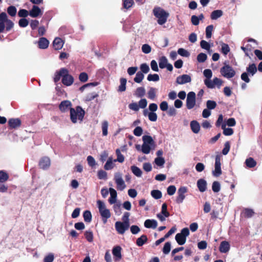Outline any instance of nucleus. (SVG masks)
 I'll return each mask as SVG.
<instances>
[{"label": "nucleus", "instance_id": "f257e3e1", "mask_svg": "<svg viewBox=\"0 0 262 262\" xmlns=\"http://www.w3.org/2000/svg\"><path fill=\"white\" fill-rule=\"evenodd\" d=\"M61 78L62 84L67 86L71 85L74 81L73 76L69 74V70L65 68H62L55 72L54 81L56 83Z\"/></svg>", "mask_w": 262, "mask_h": 262}, {"label": "nucleus", "instance_id": "f03ea898", "mask_svg": "<svg viewBox=\"0 0 262 262\" xmlns=\"http://www.w3.org/2000/svg\"><path fill=\"white\" fill-rule=\"evenodd\" d=\"M14 26V24L8 18L6 12H2L0 13V33H3L5 31H10Z\"/></svg>", "mask_w": 262, "mask_h": 262}, {"label": "nucleus", "instance_id": "7ed1b4c3", "mask_svg": "<svg viewBox=\"0 0 262 262\" xmlns=\"http://www.w3.org/2000/svg\"><path fill=\"white\" fill-rule=\"evenodd\" d=\"M85 112L80 106H77L75 108L70 109V119L73 123H76L78 120L82 122L83 120Z\"/></svg>", "mask_w": 262, "mask_h": 262}, {"label": "nucleus", "instance_id": "20e7f679", "mask_svg": "<svg viewBox=\"0 0 262 262\" xmlns=\"http://www.w3.org/2000/svg\"><path fill=\"white\" fill-rule=\"evenodd\" d=\"M152 13L158 18L157 23L160 25H164L169 16L168 12L160 7H155L152 10Z\"/></svg>", "mask_w": 262, "mask_h": 262}, {"label": "nucleus", "instance_id": "39448f33", "mask_svg": "<svg viewBox=\"0 0 262 262\" xmlns=\"http://www.w3.org/2000/svg\"><path fill=\"white\" fill-rule=\"evenodd\" d=\"M189 230L188 228H184L176 235L175 239L179 245H183L186 241V237L189 235Z\"/></svg>", "mask_w": 262, "mask_h": 262}, {"label": "nucleus", "instance_id": "423d86ee", "mask_svg": "<svg viewBox=\"0 0 262 262\" xmlns=\"http://www.w3.org/2000/svg\"><path fill=\"white\" fill-rule=\"evenodd\" d=\"M220 72L223 76L228 79L233 77L236 73L231 66L226 64L221 68Z\"/></svg>", "mask_w": 262, "mask_h": 262}, {"label": "nucleus", "instance_id": "0eeeda50", "mask_svg": "<svg viewBox=\"0 0 262 262\" xmlns=\"http://www.w3.org/2000/svg\"><path fill=\"white\" fill-rule=\"evenodd\" d=\"M99 213L102 218L108 219L111 216V213L109 209L105 208V204L100 200L97 202Z\"/></svg>", "mask_w": 262, "mask_h": 262}, {"label": "nucleus", "instance_id": "6e6552de", "mask_svg": "<svg viewBox=\"0 0 262 262\" xmlns=\"http://www.w3.org/2000/svg\"><path fill=\"white\" fill-rule=\"evenodd\" d=\"M196 104V95L193 92H190L187 94L186 106L187 109L193 108Z\"/></svg>", "mask_w": 262, "mask_h": 262}, {"label": "nucleus", "instance_id": "1a4fd4ad", "mask_svg": "<svg viewBox=\"0 0 262 262\" xmlns=\"http://www.w3.org/2000/svg\"><path fill=\"white\" fill-rule=\"evenodd\" d=\"M115 228L117 232L120 234H123L125 231L128 230L129 227V223L127 222L117 221L115 224Z\"/></svg>", "mask_w": 262, "mask_h": 262}, {"label": "nucleus", "instance_id": "9d476101", "mask_svg": "<svg viewBox=\"0 0 262 262\" xmlns=\"http://www.w3.org/2000/svg\"><path fill=\"white\" fill-rule=\"evenodd\" d=\"M221 161V156L216 155L215 159L214 170L212 171L213 174L215 177H219L222 174Z\"/></svg>", "mask_w": 262, "mask_h": 262}, {"label": "nucleus", "instance_id": "9b49d317", "mask_svg": "<svg viewBox=\"0 0 262 262\" xmlns=\"http://www.w3.org/2000/svg\"><path fill=\"white\" fill-rule=\"evenodd\" d=\"M114 180L117 185V188L119 190H123L126 187V185L122 178L121 174L117 173L115 175Z\"/></svg>", "mask_w": 262, "mask_h": 262}, {"label": "nucleus", "instance_id": "f8f14e48", "mask_svg": "<svg viewBox=\"0 0 262 262\" xmlns=\"http://www.w3.org/2000/svg\"><path fill=\"white\" fill-rule=\"evenodd\" d=\"M51 165V160L48 157H42L38 163L39 167L42 169H48Z\"/></svg>", "mask_w": 262, "mask_h": 262}, {"label": "nucleus", "instance_id": "ddd939ff", "mask_svg": "<svg viewBox=\"0 0 262 262\" xmlns=\"http://www.w3.org/2000/svg\"><path fill=\"white\" fill-rule=\"evenodd\" d=\"M170 215L167 211V205L166 203H163L162 205L161 212L157 215V217L162 222L165 220V217H168Z\"/></svg>", "mask_w": 262, "mask_h": 262}, {"label": "nucleus", "instance_id": "4468645a", "mask_svg": "<svg viewBox=\"0 0 262 262\" xmlns=\"http://www.w3.org/2000/svg\"><path fill=\"white\" fill-rule=\"evenodd\" d=\"M187 189L186 187H181L178 191V196L176 198V202L178 204H181L183 202L185 198V193L187 192Z\"/></svg>", "mask_w": 262, "mask_h": 262}, {"label": "nucleus", "instance_id": "2eb2a0df", "mask_svg": "<svg viewBox=\"0 0 262 262\" xmlns=\"http://www.w3.org/2000/svg\"><path fill=\"white\" fill-rule=\"evenodd\" d=\"M72 104L69 100H63L59 105V110L63 113L70 110L72 107Z\"/></svg>", "mask_w": 262, "mask_h": 262}, {"label": "nucleus", "instance_id": "dca6fc26", "mask_svg": "<svg viewBox=\"0 0 262 262\" xmlns=\"http://www.w3.org/2000/svg\"><path fill=\"white\" fill-rule=\"evenodd\" d=\"M121 250L122 248L119 246H117L113 248L112 253L114 255L115 261H119L122 258Z\"/></svg>", "mask_w": 262, "mask_h": 262}, {"label": "nucleus", "instance_id": "f3484780", "mask_svg": "<svg viewBox=\"0 0 262 262\" xmlns=\"http://www.w3.org/2000/svg\"><path fill=\"white\" fill-rule=\"evenodd\" d=\"M191 80V77L189 75L183 74L177 78L176 82L179 84H183L190 82Z\"/></svg>", "mask_w": 262, "mask_h": 262}, {"label": "nucleus", "instance_id": "a211bd4d", "mask_svg": "<svg viewBox=\"0 0 262 262\" xmlns=\"http://www.w3.org/2000/svg\"><path fill=\"white\" fill-rule=\"evenodd\" d=\"M21 121L19 118H11L8 121V125L10 128H16L20 126Z\"/></svg>", "mask_w": 262, "mask_h": 262}, {"label": "nucleus", "instance_id": "6ab92c4d", "mask_svg": "<svg viewBox=\"0 0 262 262\" xmlns=\"http://www.w3.org/2000/svg\"><path fill=\"white\" fill-rule=\"evenodd\" d=\"M42 14V12H41V9L36 5H33L32 9L29 11L30 16L34 18L37 17Z\"/></svg>", "mask_w": 262, "mask_h": 262}, {"label": "nucleus", "instance_id": "aec40b11", "mask_svg": "<svg viewBox=\"0 0 262 262\" xmlns=\"http://www.w3.org/2000/svg\"><path fill=\"white\" fill-rule=\"evenodd\" d=\"M64 44L63 40L60 37H56L53 42V47L56 50L62 49Z\"/></svg>", "mask_w": 262, "mask_h": 262}, {"label": "nucleus", "instance_id": "412c9836", "mask_svg": "<svg viewBox=\"0 0 262 262\" xmlns=\"http://www.w3.org/2000/svg\"><path fill=\"white\" fill-rule=\"evenodd\" d=\"M230 248L229 243L227 241H222L219 247V251L221 253H226L228 252Z\"/></svg>", "mask_w": 262, "mask_h": 262}, {"label": "nucleus", "instance_id": "4be33fe9", "mask_svg": "<svg viewBox=\"0 0 262 262\" xmlns=\"http://www.w3.org/2000/svg\"><path fill=\"white\" fill-rule=\"evenodd\" d=\"M197 186L200 191L203 192L207 188V182L203 179H199L197 182Z\"/></svg>", "mask_w": 262, "mask_h": 262}, {"label": "nucleus", "instance_id": "5701e85b", "mask_svg": "<svg viewBox=\"0 0 262 262\" xmlns=\"http://www.w3.org/2000/svg\"><path fill=\"white\" fill-rule=\"evenodd\" d=\"M190 126L192 132L194 134H198L200 130L199 123L196 120H192L190 122Z\"/></svg>", "mask_w": 262, "mask_h": 262}, {"label": "nucleus", "instance_id": "b1692460", "mask_svg": "<svg viewBox=\"0 0 262 262\" xmlns=\"http://www.w3.org/2000/svg\"><path fill=\"white\" fill-rule=\"evenodd\" d=\"M38 44L40 49H45L48 47L49 41L46 38L41 37L38 41Z\"/></svg>", "mask_w": 262, "mask_h": 262}, {"label": "nucleus", "instance_id": "393cba45", "mask_svg": "<svg viewBox=\"0 0 262 262\" xmlns=\"http://www.w3.org/2000/svg\"><path fill=\"white\" fill-rule=\"evenodd\" d=\"M157 222L155 220H146L144 222V226L147 228L155 229L157 227Z\"/></svg>", "mask_w": 262, "mask_h": 262}, {"label": "nucleus", "instance_id": "a878e982", "mask_svg": "<svg viewBox=\"0 0 262 262\" xmlns=\"http://www.w3.org/2000/svg\"><path fill=\"white\" fill-rule=\"evenodd\" d=\"M109 191L110 192L111 197L108 200V202L111 204H114L116 201L117 193L116 191L112 188L109 189Z\"/></svg>", "mask_w": 262, "mask_h": 262}, {"label": "nucleus", "instance_id": "bb28decb", "mask_svg": "<svg viewBox=\"0 0 262 262\" xmlns=\"http://www.w3.org/2000/svg\"><path fill=\"white\" fill-rule=\"evenodd\" d=\"M247 73L251 76H253L257 72V69L255 63L250 64L246 69Z\"/></svg>", "mask_w": 262, "mask_h": 262}, {"label": "nucleus", "instance_id": "cd10ccee", "mask_svg": "<svg viewBox=\"0 0 262 262\" xmlns=\"http://www.w3.org/2000/svg\"><path fill=\"white\" fill-rule=\"evenodd\" d=\"M148 238L146 235L143 234L136 240V244L139 247L142 246L147 242Z\"/></svg>", "mask_w": 262, "mask_h": 262}, {"label": "nucleus", "instance_id": "c85d7f7f", "mask_svg": "<svg viewBox=\"0 0 262 262\" xmlns=\"http://www.w3.org/2000/svg\"><path fill=\"white\" fill-rule=\"evenodd\" d=\"M142 140L143 141V144H146L147 145H149L150 146H152L155 145V142L152 139V138L148 135H144L142 137Z\"/></svg>", "mask_w": 262, "mask_h": 262}, {"label": "nucleus", "instance_id": "c756f323", "mask_svg": "<svg viewBox=\"0 0 262 262\" xmlns=\"http://www.w3.org/2000/svg\"><path fill=\"white\" fill-rule=\"evenodd\" d=\"M223 14V12L221 10H216L211 12L210 17L212 20L217 19L221 17Z\"/></svg>", "mask_w": 262, "mask_h": 262}, {"label": "nucleus", "instance_id": "7c9ffc66", "mask_svg": "<svg viewBox=\"0 0 262 262\" xmlns=\"http://www.w3.org/2000/svg\"><path fill=\"white\" fill-rule=\"evenodd\" d=\"M245 164L248 168H253L256 165V161L251 157L247 158L245 161Z\"/></svg>", "mask_w": 262, "mask_h": 262}, {"label": "nucleus", "instance_id": "2f4dec72", "mask_svg": "<svg viewBox=\"0 0 262 262\" xmlns=\"http://www.w3.org/2000/svg\"><path fill=\"white\" fill-rule=\"evenodd\" d=\"M168 63V60L165 56H163L159 58V65L160 68H165Z\"/></svg>", "mask_w": 262, "mask_h": 262}, {"label": "nucleus", "instance_id": "473e14b6", "mask_svg": "<svg viewBox=\"0 0 262 262\" xmlns=\"http://www.w3.org/2000/svg\"><path fill=\"white\" fill-rule=\"evenodd\" d=\"M116 154L117 155V159H115L114 162H119V163H123L124 161V157L121 154L120 149L119 148H117L116 150Z\"/></svg>", "mask_w": 262, "mask_h": 262}, {"label": "nucleus", "instance_id": "72a5a7b5", "mask_svg": "<svg viewBox=\"0 0 262 262\" xmlns=\"http://www.w3.org/2000/svg\"><path fill=\"white\" fill-rule=\"evenodd\" d=\"M120 82V85L119 86L118 91L120 92H124L126 90V84L127 80L124 78H121Z\"/></svg>", "mask_w": 262, "mask_h": 262}, {"label": "nucleus", "instance_id": "f704fd0d", "mask_svg": "<svg viewBox=\"0 0 262 262\" xmlns=\"http://www.w3.org/2000/svg\"><path fill=\"white\" fill-rule=\"evenodd\" d=\"M7 11L10 16L14 17L16 15L17 9L15 6H10L7 8Z\"/></svg>", "mask_w": 262, "mask_h": 262}, {"label": "nucleus", "instance_id": "c9c22d12", "mask_svg": "<svg viewBox=\"0 0 262 262\" xmlns=\"http://www.w3.org/2000/svg\"><path fill=\"white\" fill-rule=\"evenodd\" d=\"M114 167V164L113 162V158L112 157H110L107 161H106V163L105 164L104 166V168L106 170H111L113 169Z\"/></svg>", "mask_w": 262, "mask_h": 262}, {"label": "nucleus", "instance_id": "e433bc0d", "mask_svg": "<svg viewBox=\"0 0 262 262\" xmlns=\"http://www.w3.org/2000/svg\"><path fill=\"white\" fill-rule=\"evenodd\" d=\"M226 125L223 124L222 128L223 129V134L225 136H231L233 134V130L231 128H226Z\"/></svg>", "mask_w": 262, "mask_h": 262}, {"label": "nucleus", "instance_id": "4c0bfd02", "mask_svg": "<svg viewBox=\"0 0 262 262\" xmlns=\"http://www.w3.org/2000/svg\"><path fill=\"white\" fill-rule=\"evenodd\" d=\"M8 174L4 170H0V183H4L9 179Z\"/></svg>", "mask_w": 262, "mask_h": 262}, {"label": "nucleus", "instance_id": "58836bf2", "mask_svg": "<svg viewBox=\"0 0 262 262\" xmlns=\"http://www.w3.org/2000/svg\"><path fill=\"white\" fill-rule=\"evenodd\" d=\"M130 169L132 172L137 177H140L142 176V172L137 166L135 165L132 166Z\"/></svg>", "mask_w": 262, "mask_h": 262}, {"label": "nucleus", "instance_id": "ea45409f", "mask_svg": "<svg viewBox=\"0 0 262 262\" xmlns=\"http://www.w3.org/2000/svg\"><path fill=\"white\" fill-rule=\"evenodd\" d=\"M84 221L85 222L90 223L92 221V214L90 211L85 210L83 213Z\"/></svg>", "mask_w": 262, "mask_h": 262}, {"label": "nucleus", "instance_id": "a19ab883", "mask_svg": "<svg viewBox=\"0 0 262 262\" xmlns=\"http://www.w3.org/2000/svg\"><path fill=\"white\" fill-rule=\"evenodd\" d=\"M144 74L141 72H138L134 79V81L138 83H141L144 79Z\"/></svg>", "mask_w": 262, "mask_h": 262}, {"label": "nucleus", "instance_id": "79ce46f5", "mask_svg": "<svg viewBox=\"0 0 262 262\" xmlns=\"http://www.w3.org/2000/svg\"><path fill=\"white\" fill-rule=\"evenodd\" d=\"M134 4V0H123V7L124 9L130 8Z\"/></svg>", "mask_w": 262, "mask_h": 262}, {"label": "nucleus", "instance_id": "37998d69", "mask_svg": "<svg viewBox=\"0 0 262 262\" xmlns=\"http://www.w3.org/2000/svg\"><path fill=\"white\" fill-rule=\"evenodd\" d=\"M145 94V90L143 87H139L136 89L135 95L138 97H142Z\"/></svg>", "mask_w": 262, "mask_h": 262}, {"label": "nucleus", "instance_id": "c03bdc74", "mask_svg": "<svg viewBox=\"0 0 262 262\" xmlns=\"http://www.w3.org/2000/svg\"><path fill=\"white\" fill-rule=\"evenodd\" d=\"M244 216L247 218H250L252 217L254 214V212L251 209L245 208L243 211Z\"/></svg>", "mask_w": 262, "mask_h": 262}, {"label": "nucleus", "instance_id": "a18cd8bd", "mask_svg": "<svg viewBox=\"0 0 262 262\" xmlns=\"http://www.w3.org/2000/svg\"><path fill=\"white\" fill-rule=\"evenodd\" d=\"M84 236L86 240L89 242H92L93 241L94 236H93V233L91 230L86 231L84 232Z\"/></svg>", "mask_w": 262, "mask_h": 262}, {"label": "nucleus", "instance_id": "49530a36", "mask_svg": "<svg viewBox=\"0 0 262 262\" xmlns=\"http://www.w3.org/2000/svg\"><path fill=\"white\" fill-rule=\"evenodd\" d=\"M147 94L149 99L154 100L156 96V89L154 88H150Z\"/></svg>", "mask_w": 262, "mask_h": 262}, {"label": "nucleus", "instance_id": "de8ad7c7", "mask_svg": "<svg viewBox=\"0 0 262 262\" xmlns=\"http://www.w3.org/2000/svg\"><path fill=\"white\" fill-rule=\"evenodd\" d=\"M213 30V26L210 25L208 26L206 28V37L207 39L210 38L212 36V32Z\"/></svg>", "mask_w": 262, "mask_h": 262}, {"label": "nucleus", "instance_id": "09e8293b", "mask_svg": "<svg viewBox=\"0 0 262 262\" xmlns=\"http://www.w3.org/2000/svg\"><path fill=\"white\" fill-rule=\"evenodd\" d=\"M151 196L155 199H159L162 198V194L161 191L159 190H153L151 191Z\"/></svg>", "mask_w": 262, "mask_h": 262}, {"label": "nucleus", "instance_id": "8fccbe9b", "mask_svg": "<svg viewBox=\"0 0 262 262\" xmlns=\"http://www.w3.org/2000/svg\"><path fill=\"white\" fill-rule=\"evenodd\" d=\"M221 52L222 53L224 54L225 55H226L229 52H230V48L228 46V45L223 43L221 45Z\"/></svg>", "mask_w": 262, "mask_h": 262}, {"label": "nucleus", "instance_id": "3c124183", "mask_svg": "<svg viewBox=\"0 0 262 262\" xmlns=\"http://www.w3.org/2000/svg\"><path fill=\"white\" fill-rule=\"evenodd\" d=\"M216 105V102L213 100H209L206 102L207 108L209 110L214 109Z\"/></svg>", "mask_w": 262, "mask_h": 262}, {"label": "nucleus", "instance_id": "603ef678", "mask_svg": "<svg viewBox=\"0 0 262 262\" xmlns=\"http://www.w3.org/2000/svg\"><path fill=\"white\" fill-rule=\"evenodd\" d=\"M98 94L96 93H92L90 94H88L85 98V101H91L94 100L95 98H97L98 97Z\"/></svg>", "mask_w": 262, "mask_h": 262}, {"label": "nucleus", "instance_id": "864d4df0", "mask_svg": "<svg viewBox=\"0 0 262 262\" xmlns=\"http://www.w3.org/2000/svg\"><path fill=\"white\" fill-rule=\"evenodd\" d=\"M207 58V56L205 53H201L197 56V60L199 62L202 63L205 62Z\"/></svg>", "mask_w": 262, "mask_h": 262}, {"label": "nucleus", "instance_id": "5fc2aeb1", "mask_svg": "<svg viewBox=\"0 0 262 262\" xmlns=\"http://www.w3.org/2000/svg\"><path fill=\"white\" fill-rule=\"evenodd\" d=\"M147 79L149 81H158L159 80V76L157 74H149L147 76Z\"/></svg>", "mask_w": 262, "mask_h": 262}, {"label": "nucleus", "instance_id": "6e6d98bb", "mask_svg": "<svg viewBox=\"0 0 262 262\" xmlns=\"http://www.w3.org/2000/svg\"><path fill=\"white\" fill-rule=\"evenodd\" d=\"M108 122L107 121H104L102 123V135L106 136L107 135Z\"/></svg>", "mask_w": 262, "mask_h": 262}, {"label": "nucleus", "instance_id": "4d7b16f0", "mask_svg": "<svg viewBox=\"0 0 262 262\" xmlns=\"http://www.w3.org/2000/svg\"><path fill=\"white\" fill-rule=\"evenodd\" d=\"M151 150L150 145L143 144L142 145L141 151L145 154H148Z\"/></svg>", "mask_w": 262, "mask_h": 262}, {"label": "nucleus", "instance_id": "13d9d810", "mask_svg": "<svg viewBox=\"0 0 262 262\" xmlns=\"http://www.w3.org/2000/svg\"><path fill=\"white\" fill-rule=\"evenodd\" d=\"M28 15H29V12L26 9H20L18 12V16L22 17V18H25Z\"/></svg>", "mask_w": 262, "mask_h": 262}, {"label": "nucleus", "instance_id": "bf43d9fd", "mask_svg": "<svg viewBox=\"0 0 262 262\" xmlns=\"http://www.w3.org/2000/svg\"><path fill=\"white\" fill-rule=\"evenodd\" d=\"M79 79L82 82H85L88 80V75L85 72H82L79 75Z\"/></svg>", "mask_w": 262, "mask_h": 262}, {"label": "nucleus", "instance_id": "052dcab7", "mask_svg": "<svg viewBox=\"0 0 262 262\" xmlns=\"http://www.w3.org/2000/svg\"><path fill=\"white\" fill-rule=\"evenodd\" d=\"M230 148V144L229 141H226L224 144V147L222 150V154L226 155L229 151Z\"/></svg>", "mask_w": 262, "mask_h": 262}, {"label": "nucleus", "instance_id": "680f3d73", "mask_svg": "<svg viewBox=\"0 0 262 262\" xmlns=\"http://www.w3.org/2000/svg\"><path fill=\"white\" fill-rule=\"evenodd\" d=\"M171 249V244L170 242H166L163 248V252L165 254H167L169 253Z\"/></svg>", "mask_w": 262, "mask_h": 262}, {"label": "nucleus", "instance_id": "e2e57ef3", "mask_svg": "<svg viewBox=\"0 0 262 262\" xmlns=\"http://www.w3.org/2000/svg\"><path fill=\"white\" fill-rule=\"evenodd\" d=\"M212 189L213 192H218L221 189L220 184L217 181H214L212 186Z\"/></svg>", "mask_w": 262, "mask_h": 262}, {"label": "nucleus", "instance_id": "0e129e2a", "mask_svg": "<svg viewBox=\"0 0 262 262\" xmlns=\"http://www.w3.org/2000/svg\"><path fill=\"white\" fill-rule=\"evenodd\" d=\"M155 163L159 166H163L165 163V160L163 157H157L155 159Z\"/></svg>", "mask_w": 262, "mask_h": 262}, {"label": "nucleus", "instance_id": "69168bd1", "mask_svg": "<svg viewBox=\"0 0 262 262\" xmlns=\"http://www.w3.org/2000/svg\"><path fill=\"white\" fill-rule=\"evenodd\" d=\"M140 70L143 74H146L149 71V66L146 63H142L140 65Z\"/></svg>", "mask_w": 262, "mask_h": 262}, {"label": "nucleus", "instance_id": "338daca9", "mask_svg": "<svg viewBox=\"0 0 262 262\" xmlns=\"http://www.w3.org/2000/svg\"><path fill=\"white\" fill-rule=\"evenodd\" d=\"M201 47L205 50H209L210 49V44L204 40H202L200 42Z\"/></svg>", "mask_w": 262, "mask_h": 262}, {"label": "nucleus", "instance_id": "774afa93", "mask_svg": "<svg viewBox=\"0 0 262 262\" xmlns=\"http://www.w3.org/2000/svg\"><path fill=\"white\" fill-rule=\"evenodd\" d=\"M54 259V256L53 253H49L43 258V262H53Z\"/></svg>", "mask_w": 262, "mask_h": 262}]
</instances>
